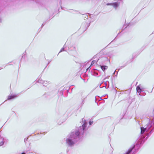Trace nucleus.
<instances>
[{"mask_svg": "<svg viewBox=\"0 0 154 154\" xmlns=\"http://www.w3.org/2000/svg\"><path fill=\"white\" fill-rule=\"evenodd\" d=\"M66 142L69 145H72L73 143L72 141L69 139H68L67 140Z\"/></svg>", "mask_w": 154, "mask_h": 154, "instance_id": "obj_1", "label": "nucleus"}, {"mask_svg": "<svg viewBox=\"0 0 154 154\" xmlns=\"http://www.w3.org/2000/svg\"><path fill=\"white\" fill-rule=\"evenodd\" d=\"M16 97V95H11L9 96L8 97L7 100H9L11 99H13Z\"/></svg>", "mask_w": 154, "mask_h": 154, "instance_id": "obj_2", "label": "nucleus"}, {"mask_svg": "<svg viewBox=\"0 0 154 154\" xmlns=\"http://www.w3.org/2000/svg\"><path fill=\"white\" fill-rule=\"evenodd\" d=\"M100 66L103 71H105V70L108 68V66H102L100 65Z\"/></svg>", "mask_w": 154, "mask_h": 154, "instance_id": "obj_3", "label": "nucleus"}, {"mask_svg": "<svg viewBox=\"0 0 154 154\" xmlns=\"http://www.w3.org/2000/svg\"><path fill=\"white\" fill-rule=\"evenodd\" d=\"M141 134H143L146 131V128H144L143 127H142L141 128Z\"/></svg>", "mask_w": 154, "mask_h": 154, "instance_id": "obj_4", "label": "nucleus"}, {"mask_svg": "<svg viewBox=\"0 0 154 154\" xmlns=\"http://www.w3.org/2000/svg\"><path fill=\"white\" fill-rule=\"evenodd\" d=\"M137 91L138 92H140L141 91V90L139 86H137L136 88Z\"/></svg>", "mask_w": 154, "mask_h": 154, "instance_id": "obj_5", "label": "nucleus"}, {"mask_svg": "<svg viewBox=\"0 0 154 154\" xmlns=\"http://www.w3.org/2000/svg\"><path fill=\"white\" fill-rule=\"evenodd\" d=\"M113 6L115 8L117 7L118 6V3L117 2H115L113 3Z\"/></svg>", "mask_w": 154, "mask_h": 154, "instance_id": "obj_6", "label": "nucleus"}, {"mask_svg": "<svg viewBox=\"0 0 154 154\" xmlns=\"http://www.w3.org/2000/svg\"><path fill=\"white\" fill-rule=\"evenodd\" d=\"M132 149H129L125 154H129L132 151Z\"/></svg>", "mask_w": 154, "mask_h": 154, "instance_id": "obj_7", "label": "nucleus"}, {"mask_svg": "<svg viewBox=\"0 0 154 154\" xmlns=\"http://www.w3.org/2000/svg\"><path fill=\"white\" fill-rule=\"evenodd\" d=\"M95 63L96 61L95 60L92 61L91 63V66L93 65Z\"/></svg>", "mask_w": 154, "mask_h": 154, "instance_id": "obj_8", "label": "nucleus"}, {"mask_svg": "<svg viewBox=\"0 0 154 154\" xmlns=\"http://www.w3.org/2000/svg\"><path fill=\"white\" fill-rule=\"evenodd\" d=\"M80 134V132L79 131H77L75 132V134L77 136H78Z\"/></svg>", "mask_w": 154, "mask_h": 154, "instance_id": "obj_9", "label": "nucleus"}, {"mask_svg": "<svg viewBox=\"0 0 154 154\" xmlns=\"http://www.w3.org/2000/svg\"><path fill=\"white\" fill-rule=\"evenodd\" d=\"M4 144V143L2 141L0 142V146Z\"/></svg>", "mask_w": 154, "mask_h": 154, "instance_id": "obj_10", "label": "nucleus"}, {"mask_svg": "<svg viewBox=\"0 0 154 154\" xmlns=\"http://www.w3.org/2000/svg\"><path fill=\"white\" fill-rule=\"evenodd\" d=\"M82 127H83V130L84 129V128H85V125H82Z\"/></svg>", "mask_w": 154, "mask_h": 154, "instance_id": "obj_11", "label": "nucleus"}, {"mask_svg": "<svg viewBox=\"0 0 154 154\" xmlns=\"http://www.w3.org/2000/svg\"><path fill=\"white\" fill-rule=\"evenodd\" d=\"M89 123L90 125H91L92 124V122H90Z\"/></svg>", "mask_w": 154, "mask_h": 154, "instance_id": "obj_12", "label": "nucleus"}, {"mask_svg": "<svg viewBox=\"0 0 154 154\" xmlns=\"http://www.w3.org/2000/svg\"><path fill=\"white\" fill-rule=\"evenodd\" d=\"M21 154H25V153L23 152L21 153Z\"/></svg>", "mask_w": 154, "mask_h": 154, "instance_id": "obj_13", "label": "nucleus"}]
</instances>
